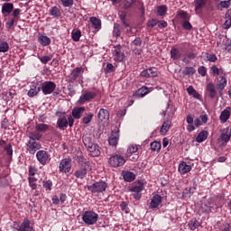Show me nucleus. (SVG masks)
<instances>
[{"instance_id":"3c124183","label":"nucleus","mask_w":231,"mask_h":231,"mask_svg":"<svg viewBox=\"0 0 231 231\" xmlns=\"http://www.w3.org/2000/svg\"><path fill=\"white\" fill-rule=\"evenodd\" d=\"M206 59L207 60H208V62H216V60H217V56H216V54L214 53H206Z\"/></svg>"},{"instance_id":"bf43d9fd","label":"nucleus","mask_w":231,"mask_h":231,"mask_svg":"<svg viewBox=\"0 0 231 231\" xmlns=\"http://www.w3.org/2000/svg\"><path fill=\"white\" fill-rule=\"evenodd\" d=\"M91 120H93V114L89 113L88 115H87L86 116H84L82 118V122L83 124H89V122H91Z\"/></svg>"},{"instance_id":"9d476101","label":"nucleus","mask_w":231,"mask_h":231,"mask_svg":"<svg viewBox=\"0 0 231 231\" xmlns=\"http://www.w3.org/2000/svg\"><path fill=\"white\" fill-rule=\"evenodd\" d=\"M82 73H84V69H82V67L75 68L69 76V82H70V84H73V82H75V80H77V79H79V77H80Z\"/></svg>"},{"instance_id":"c756f323","label":"nucleus","mask_w":231,"mask_h":231,"mask_svg":"<svg viewBox=\"0 0 231 231\" xmlns=\"http://www.w3.org/2000/svg\"><path fill=\"white\" fill-rule=\"evenodd\" d=\"M90 156H93V158H96L97 156H100V146L98 145H91L88 150Z\"/></svg>"},{"instance_id":"0e129e2a","label":"nucleus","mask_w":231,"mask_h":231,"mask_svg":"<svg viewBox=\"0 0 231 231\" xmlns=\"http://www.w3.org/2000/svg\"><path fill=\"white\" fill-rule=\"evenodd\" d=\"M156 24H158V19H152L147 22L148 28H152L153 26H156Z\"/></svg>"},{"instance_id":"338daca9","label":"nucleus","mask_w":231,"mask_h":231,"mask_svg":"<svg viewBox=\"0 0 231 231\" xmlns=\"http://www.w3.org/2000/svg\"><path fill=\"white\" fill-rule=\"evenodd\" d=\"M199 74L201 75V77H205L207 75V68L205 66H201L198 69Z\"/></svg>"},{"instance_id":"20e7f679","label":"nucleus","mask_w":231,"mask_h":231,"mask_svg":"<svg viewBox=\"0 0 231 231\" xmlns=\"http://www.w3.org/2000/svg\"><path fill=\"white\" fill-rule=\"evenodd\" d=\"M57 84L53 81H45L41 84L40 90L42 91L43 95H51L55 91Z\"/></svg>"},{"instance_id":"aec40b11","label":"nucleus","mask_w":231,"mask_h":231,"mask_svg":"<svg viewBox=\"0 0 231 231\" xmlns=\"http://www.w3.org/2000/svg\"><path fill=\"white\" fill-rule=\"evenodd\" d=\"M17 231H35L33 227L30 226V219L24 218L23 223L20 225Z\"/></svg>"},{"instance_id":"49530a36","label":"nucleus","mask_w":231,"mask_h":231,"mask_svg":"<svg viewBox=\"0 0 231 231\" xmlns=\"http://www.w3.org/2000/svg\"><path fill=\"white\" fill-rule=\"evenodd\" d=\"M195 190H196V182L193 183L192 187H187L184 189L183 194H184V196H189V194H194Z\"/></svg>"},{"instance_id":"69168bd1","label":"nucleus","mask_w":231,"mask_h":231,"mask_svg":"<svg viewBox=\"0 0 231 231\" xmlns=\"http://www.w3.org/2000/svg\"><path fill=\"white\" fill-rule=\"evenodd\" d=\"M15 18H12L11 20L7 21L5 23V27L7 28V30H10V28H12L14 24H15Z\"/></svg>"},{"instance_id":"9b49d317","label":"nucleus","mask_w":231,"mask_h":231,"mask_svg":"<svg viewBox=\"0 0 231 231\" xmlns=\"http://www.w3.org/2000/svg\"><path fill=\"white\" fill-rule=\"evenodd\" d=\"M143 184H140L138 186H134L130 189V192H133L132 196L137 201L142 199V191L143 190Z\"/></svg>"},{"instance_id":"6e6d98bb","label":"nucleus","mask_w":231,"mask_h":231,"mask_svg":"<svg viewBox=\"0 0 231 231\" xmlns=\"http://www.w3.org/2000/svg\"><path fill=\"white\" fill-rule=\"evenodd\" d=\"M83 143L87 147L88 151H89V147H91V145H96L90 141L89 137H84Z\"/></svg>"},{"instance_id":"ddd939ff","label":"nucleus","mask_w":231,"mask_h":231,"mask_svg":"<svg viewBox=\"0 0 231 231\" xmlns=\"http://www.w3.org/2000/svg\"><path fill=\"white\" fill-rule=\"evenodd\" d=\"M114 60L116 62H122L124 59H125V54L122 52V50L120 49V45H117L115 47V50L113 51Z\"/></svg>"},{"instance_id":"f8f14e48","label":"nucleus","mask_w":231,"mask_h":231,"mask_svg":"<svg viewBox=\"0 0 231 231\" xmlns=\"http://www.w3.org/2000/svg\"><path fill=\"white\" fill-rule=\"evenodd\" d=\"M41 143L37 141H28L27 142V151L30 154H35L39 149H41Z\"/></svg>"},{"instance_id":"e433bc0d","label":"nucleus","mask_w":231,"mask_h":231,"mask_svg":"<svg viewBox=\"0 0 231 231\" xmlns=\"http://www.w3.org/2000/svg\"><path fill=\"white\" fill-rule=\"evenodd\" d=\"M13 10H14V4L5 3L3 5L2 14H12Z\"/></svg>"},{"instance_id":"a878e982","label":"nucleus","mask_w":231,"mask_h":231,"mask_svg":"<svg viewBox=\"0 0 231 231\" xmlns=\"http://www.w3.org/2000/svg\"><path fill=\"white\" fill-rule=\"evenodd\" d=\"M40 91H41V87H37V85L32 84L30 86V90L28 91L27 95L28 97L32 98V97H37Z\"/></svg>"},{"instance_id":"2f4dec72","label":"nucleus","mask_w":231,"mask_h":231,"mask_svg":"<svg viewBox=\"0 0 231 231\" xmlns=\"http://www.w3.org/2000/svg\"><path fill=\"white\" fill-rule=\"evenodd\" d=\"M90 23L95 30H100L102 28V21L97 17H90Z\"/></svg>"},{"instance_id":"f704fd0d","label":"nucleus","mask_w":231,"mask_h":231,"mask_svg":"<svg viewBox=\"0 0 231 231\" xmlns=\"http://www.w3.org/2000/svg\"><path fill=\"white\" fill-rule=\"evenodd\" d=\"M189 230H196L197 228H199V226H201V223L199 221H198V219L193 218L189 222Z\"/></svg>"},{"instance_id":"a19ab883","label":"nucleus","mask_w":231,"mask_h":231,"mask_svg":"<svg viewBox=\"0 0 231 231\" xmlns=\"http://www.w3.org/2000/svg\"><path fill=\"white\" fill-rule=\"evenodd\" d=\"M150 147L152 151L155 152H160V151H162V143L154 141L151 143Z\"/></svg>"},{"instance_id":"cd10ccee","label":"nucleus","mask_w":231,"mask_h":231,"mask_svg":"<svg viewBox=\"0 0 231 231\" xmlns=\"http://www.w3.org/2000/svg\"><path fill=\"white\" fill-rule=\"evenodd\" d=\"M118 132H112V134L110 135L108 139L109 145H112V147H115L118 143Z\"/></svg>"},{"instance_id":"b1692460","label":"nucleus","mask_w":231,"mask_h":231,"mask_svg":"<svg viewBox=\"0 0 231 231\" xmlns=\"http://www.w3.org/2000/svg\"><path fill=\"white\" fill-rule=\"evenodd\" d=\"M84 111H86V108L84 106L73 108L72 110L73 118H76V120H79V118L82 117V113H84Z\"/></svg>"},{"instance_id":"052dcab7","label":"nucleus","mask_w":231,"mask_h":231,"mask_svg":"<svg viewBox=\"0 0 231 231\" xmlns=\"http://www.w3.org/2000/svg\"><path fill=\"white\" fill-rule=\"evenodd\" d=\"M73 1L74 0H61V3L65 8H69L70 6H73Z\"/></svg>"},{"instance_id":"5701e85b","label":"nucleus","mask_w":231,"mask_h":231,"mask_svg":"<svg viewBox=\"0 0 231 231\" xmlns=\"http://www.w3.org/2000/svg\"><path fill=\"white\" fill-rule=\"evenodd\" d=\"M210 73L213 75V77H217L219 75H226V72H225V69L223 68H217V66L213 65L210 68Z\"/></svg>"},{"instance_id":"f03ea898","label":"nucleus","mask_w":231,"mask_h":231,"mask_svg":"<svg viewBox=\"0 0 231 231\" xmlns=\"http://www.w3.org/2000/svg\"><path fill=\"white\" fill-rule=\"evenodd\" d=\"M82 221L85 225H96L97 221H98V214L93 210L85 211L82 215Z\"/></svg>"},{"instance_id":"5fc2aeb1","label":"nucleus","mask_w":231,"mask_h":231,"mask_svg":"<svg viewBox=\"0 0 231 231\" xmlns=\"http://www.w3.org/2000/svg\"><path fill=\"white\" fill-rule=\"evenodd\" d=\"M213 208H214V204L210 202H207L202 206L204 212H207V213L210 212Z\"/></svg>"},{"instance_id":"f257e3e1","label":"nucleus","mask_w":231,"mask_h":231,"mask_svg":"<svg viewBox=\"0 0 231 231\" xmlns=\"http://www.w3.org/2000/svg\"><path fill=\"white\" fill-rule=\"evenodd\" d=\"M80 168L74 172V176L79 180H84L88 176V171H91V162L89 161H80Z\"/></svg>"},{"instance_id":"39448f33","label":"nucleus","mask_w":231,"mask_h":231,"mask_svg":"<svg viewBox=\"0 0 231 231\" xmlns=\"http://www.w3.org/2000/svg\"><path fill=\"white\" fill-rule=\"evenodd\" d=\"M108 163L111 167H122L125 164V159L122 155L116 154L109 158Z\"/></svg>"},{"instance_id":"2eb2a0df","label":"nucleus","mask_w":231,"mask_h":231,"mask_svg":"<svg viewBox=\"0 0 231 231\" xmlns=\"http://www.w3.org/2000/svg\"><path fill=\"white\" fill-rule=\"evenodd\" d=\"M141 77H144V79H149L151 77H158V69L150 68L144 69L141 72Z\"/></svg>"},{"instance_id":"0eeeda50","label":"nucleus","mask_w":231,"mask_h":231,"mask_svg":"<svg viewBox=\"0 0 231 231\" xmlns=\"http://www.w3.org/2000/svg\"><path fill=\"white\" fill-rule=\"evenodd\" d=\"M36 158L41 163V165H46V163H49L51 158H50V153L44 150H40L36 152Z\"/></svg>"},{"instance_id":"13d9d810","label":"nucleus","mask_w":231,"mask_h":231,"mask_svg":"<svg viewBox=\"0 0 231 231\" xmlns=\"http://www.w3.org/2000/svg\"><path fill=\"white\" fill-rule=\"evenodd\" d=\"M43 187L45 190H51V187H53V182L51 180H43Z\"/></svg>"},{"instance_id":"6e6552de","label":"nucleus","mask_w":231,"mask_h":231,"mask_svg":"<svg viewBox=\"0 0 231 231\" xmlns=\"http://www.w3.org/2000/svg\"><path fill=\"white\" fill-rule=\"evenodd\" d=\"M35 129L38 133H47V131H51L52 134H57L55 128L51 127L50 125L44 123L36 124Z\"/></svg>"},{"instance_id":"a18cd8bd","label":"nucleus","mask_w":231,"mask_h":231,"mask_svg":"<svg viewBox=\"0 0 231 231\" xmlns=\"http://www.w3.org/2000/svg\"><path fill=\"white\" fill-rule=\"evenodd\" d=\"M72 41H75V42H79L80 41V37L82 36V32L80 30L72 32Z\"/></svg>"},{"instance_id":"a211bd4d","label":"nucleus","mask_w":231,"mask_h":231,"mask_svg":"<svg viewBox=\"0 0 231 231\" xmlns=\"http://www.w3.org/2000/svg\"><path fill=\"white\" fill-rule=\"evenodd\" d=\"M195 12L197 14H201V10L207 6V0H195Z\"/></svg>"},{"instance_id":"79ce46f5","label":"nucleus","mask_w":231,"mask_h":231,"mask_svg":"<svg viewBox=\"0 0 231 231\" xmlns=\"http://www.w3.org/2000/svg\"><path fill=\"white\" fill-rule=\"evenodd\" d=\"M230 138H231L230 129L226 128L224 130V133L221 134V140L222 142H229Z\"/></svg>"},{"instance_id":"774afa93","label":"nucleus","mask_w":231,"mask_h":231,"mask_svg":"<svg viewBox=\"0 0 231 231\" xmlns=\"http://www.w3.org/2000/svg\"><path fill=\"white\" fill-rule=\"evenodd\" d=\"M35 174H37V168L29 166V176H35Z\"/></svg>"},{"instance_id":"423d86ee","label":"nucleus","mask_w":231,"mask_h":231,"mask_svg":"<svg viewBox=\"0 0 231 231\" xmlns=\"http://www.w3.org/2000/svg\"><path fill=\"white\" fill-rule=\"evenodd\" d=\"M96 97L97 93L85 90L83 91V94L79 97L78 103L83 105L86 104V102H91V100H93V98H95Z\"/></svg>"},{"instance_id":"6ab92c4d","label":"nucleus","mask_w":231,"mask_h":231,"mask_svg":"<svg viewBox=\"0 0 231 231\" xmlns=\"http://www.w3.org/2000/svg\"><path fill=\"white\" fill-rule=\"evenodd\" d=\"M206 89L208 93V97L211 98H215L217 96V90H216V85H214L212 82H209Z\"/></svg>"},{"instance_id":"4be33fe9","label":"nucleus","mask_w":231,"mask_h":231,"mask_svg":"<svg viewBox=\"0 0 231 231\" xmlns=\"http://www.w3.org/2000/svg\"><path fill=\"white\" fill-rule=\"evenodd\" d=\"M56 126L58 129L64 131L68 127V118L66 116L60 117L57 120Z\"/></svg>"},{"instance_id":"4468645a","label":"nucleus","mask_w":231,"mask_h":231,"mask_svg":"<svg viewBox=\"0 0 231 231\" xmlns=\"http://www.w3.org/2000/svg\"><path fill=\"white\" fill-rule=\"evenodd\" d=\"M162 199L163 198H162V195H159V194L153 195L150 202V208H152V210H154V208H158V207L162 205Z\"/></svg>"},{"instance_id":"37998d69","label":"nucleus","mask_w":231,"mask_h":231,"mask_svg":"<svg viewBox=\"0 0 231 231\" xmlns=\"http://www.w3.org/2000/svg\"><path fill=\"white\" fill-rule=\"evenodd\" d=\"M121 26L118 23H114V29H113V37L118 38L120 37L122 31Z\"/></svg>"},{"instance_id":"de8ad7c7","label":"nucleus","mask_w":231,"mask_h":231,"mask_svg":"<svg viewBox=\"0 0 231 231\" xmlns=\"http://www.w3.org/2000/svg\"><path fill=\"white\" fill-rule=\"evenodd\" d=\"M29 180V185L31 187V189H32V190H35V189H37V178L35 177H29L28 178Z\"/></svg>"},{"instance_id":"bb28decb","label":"nucleus","mask_w":231,"mask_h":231,"mask_svg":"<svg viewBox=\"0 0 231 231\" xmlns=\"http://www.w3.org/2000/svg\"><path fill=\"white\" fill-rule=\"evenodd\" d=\"M148 93H151V90L147 87H142L135 92V97L143 98V97H145Z\"/></svg>"},{"instance_id":"c85d7f7f","label":"nucleus","mask_w":231,"mask_h":231,"mask_svg":"<svg viewBox=\"0 0 231 231\" xmlns=\"http://www.w3.org/2000/svg\"><path fill=\"white\" fill-rule=\"evenodd\" d=\"M172 122H171V120H167L165 121L160 130L161 134H167V133H169V129H171V125Z\"/></svg>"},{"instance_id":"4d7b16f0","label":"nucleus","mask_w":231,"mask_h":231,"mask_svg":"<svg viewBox=\"0 0 231 231\" xmlns=\"http://www.w3.org/2000/svg\"><path fill=\"white\" fill-rule=\"evenodd\" d=\"M134 152H138V146L134 144H131L127 149V153L134 154Z\"/></svg>"},{"instance_id":"e2e57ef3","label":"nucleus","mask_w":231,"mask_h":231,"mask_svg":"<svg viewBox=\"0 0 231 231\" xmlns=\"http://www.w3.org/2000/svg\"><path fill=\"white\" fill-rule=\"evenodd\" d=\"M230 3H231V0L221 1L219 3V6H221L222 8H230Z\"/></svg>"},{"instance_id":"58836bf2","label":"nucleus","mask_w":231,"mask_h":231,"mask_svg":"<svg viewBox=\"0 0 231 231\" xmlns=\"http://www.w3.org/2000/svg\"><path fill=\"white\" fill-rule=\"evenodd\" d=\"M42 138V134L39 132H32L29 134V142H36V140H41Z\"/></svg>"},{"instance_id":"393cba45","label":"nucleus","mask_w":231,"mask_h":231,"mask_svg":"<svg viewBox=\"0 0 231 231\" xmlns=\"http://www.w3.org/2000/svg\"><path fill=\"white\" fill-rule=\"evenodd\" d=\"M230 116H231L230 108H226L220 114V121L222 122V124H226V122L228 121Z\"/></svg>"},{"instance_id":"412c9836","label":"nucleus","mask_w":231,"mask_h":231,"mask_svg":"<svg viewBox=\"0 0 231 231\" xmlns=\"http://www.w3.org/2000/svg\"><path fill=\"white\" fill-rule=\"evenodd\" d=\"M178 171L180 174H187V172H190V171H192V166L187 164L185 162H182L180 163Z\"/></svg>"},{"instance_id":"864d4df0","label":"nucleus","mask_w":231,"mask_h":231,"mask_svg":"<svg viewBox=\"0 0 231 231\" xmlns=\"http://www.w3.org/2000/svg\"><path fill=\"white\" fill-rule=\"evenodd\" d=\"M158 15H165L167 14V5H160L157 7Z\"/></svg>"},{"instance_id":"c03bdc74","label":"nucleus","mask_w":231,"mask_h":231,"mask_svg":"<svg viewBox=\"0 0 231 231\" xmlns=\"http://www.w3.org/2000/svg\"><path fill=\"white\" fill-rule=\"evenodd\" d=\"M10 50V45L6 42H0V53H6Z\"/></svg>"},{"instance_id":"4c0bfd02","label":"nucleus","mask_w":231,"mask_h":231,"mask_svg":"<svg viewBox=\"0 0 231 231\" xmlns=\"http://www.w3.org/2000/svg\"><path fill=\"white\" fill-rule=\"evenodd\" d=\"M39 42L42 46H50L51 44V39L48 36L41 35L39 37Z\"/></svg>"},{"instance_id":"f3484780","label":"nucleus","mask_w":231,"mask_h":231,"mask_svg":"<svg viewBox=\"0 0 231 231\" xmlns=\"http://www.w3.org/2000/svg\"><path fill=\"white\" fill-rule=\"evenodd\" d=\"M99 122H107L109 120V111L106 108H100L97 113Z\"/></svg>"},{"instance_id":"8fccbe9b","label":"nucleus","mask_w":231,"mask_h":231,"mask_svg":"<svg viewBox=\"0 0 231 231\" xmlns=\"http://www.w3.org/2000/svg\"><path fill=\"white\" fill-rule=\"evenodd\" d=\"M182 73L183 75H194V73H196V69H194V67H186Z\"/></svg>"},{"instance_id":"ea45409f","label":"nucleus","mask_w":231,"mask_h":231,"mask_svg":"<svg viewBox=\"0 0 231 231\" xmlns=\"http://www.w3.org/2000/svg\"><path fill=\"white\" fill-rule=\"evenodd\" d=\"M208 137V133L202 131L197 136L196 142H198V143H201L202 142H205V140H207Z\"/></svg>"},{"instance_id":"680f3d73","label":"nucleus","mask_w":231,"mask_h":231,"mask_svg":"<svg viewBox=\"0 0 231 231\" xmlns=\"http://www.w3.org/2000/svg\"><path fill=\"white\" fill-rule=\"evenodd\" d=\"M113 71H115V66L111 63H107L105 69V73H113Z\"/></svg>"},{"instance_id":"1a4fd4ad","label":"nucleus","mask_w":231,"mask_h":231,"mask_svg":"<svg viewBox=\"0 0 231 231\" xmlns=\"http://www.w3.org/2000/svg\"><path fill=\"white\" fill-rule=\"evenodd\" d=\"M59 170L60 172H69V171H71V160L69 158L61 160L60 162Z\"/></svg>"},{"instance_id":"7ed1b4c3","label":"nucleus","mask_w":231,"mask_h":231,"mask_svg":"<svg viewBox=\"0 0 231 231\" xmlns=\"http://www.w3.org/2000/svg\"><path fill=\"white\" fill-rule=\"evenodd\" d=\"M107 189V183L104 180H99L92 185L88 186V190L93 194H100L101 192H106Z\"/></svg>"},{"instance_id":"603ef678","label":"nucleus","mask_w":231,"mask_h":231,"mask_svg":"<svg viewBox=\"0 0 231 231\" xmlns=\"http://www.w3.org/2000/svg\"><path fill=\"white\" fill-rule=\"evenodd\" d=\"M4 151H5L7 156L14 155V149H12V143H8L4 147Z\"/></svg>"},{"instance_id":"c9c22d12","label":"nucleus","mask_w":231,"mask_h":231,"mask_svg":"<svg viewBox=\"0 0 231 231\" xmlns=\"http://www.w3.org/2000/svg\"><path fill=\"white\" fill-rule=\"evenodd\" d=\"M171 59H172V60H180V59H181V52H180L178 49L172 48L171 50Z\"/></svg>"},{"instance_id":"72a5a7b5","label":"nucleus","mask_w":231,"mask_h":231,"mask_svg":"<svg viewBox=\"0 0 231 231\" xmlns=\"http://www.w3.org/2000/svg\"><path fill=\"white\" fill-rule=\"evenodd\" d=\"M123 178L125 181L131 182V181H134L136 175H134L131 171H123Z\"/></svg>"},{"instance_id":"7c9ffc66","label":"nucleus","mask_w":231,"mask_h":231,"mask_svg":"<svg viewBox=\"0 0 231 231\" xmlns=\"http://www.w3.org/2000/svg\"><path fill=\"white\" fill-rule=\"evenodd\" d=\"M49 12L50 15L54 17V19H59V17L62 15V13L60 12V9L58 6H52Z\"/></svg>"},{"instance_id":"dca6fc26","label":"nucleus","mask_w":231,"mask_h":231,"mask_svg":"<svg viewBox=\"0 0 231 231\" xmlns=\"http://www.w3.org/2000/svg\"><path fill=\"white\" fill-rule=\"evenodd\" d=\"M226 84H227L226 77L220 76L217 82V89L219 91L220 97L221 95H223V89H225Z\"/></svg>"},{"instance_id":"473e14b6","label":"nucleus","mask_w":231,"mask_h":231,"mask_svg":"<svg viewBox=\"0 0 231 231\" xmlns=\"http://www.w3.org/2000/svg\"><path fill=\"white\" fill-rule=\"evenodd\" d=\"M126 17L127 13L125 11H122L119 13V19L121 21V23L123 24V26H125V28H129V23H127Z\"/></svg>"},{"instance_id":"09e8293b","label":"nucleus","mask_w":231,"mask_h":231,"mask_svg":"<svg viewBox=\"0 0 231 231\" xmlns=\"http://www.w3.org/2000/svg\"><path fill=\"white\" fill-rule=\"evenodd\" d=\"M181 26H182L183 30H187V31L192 30V23H190V22H189V20H183L181 22Z\"/></svg>"}]
</instances>
